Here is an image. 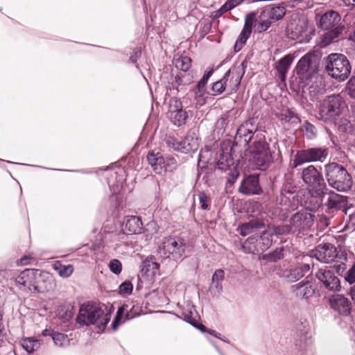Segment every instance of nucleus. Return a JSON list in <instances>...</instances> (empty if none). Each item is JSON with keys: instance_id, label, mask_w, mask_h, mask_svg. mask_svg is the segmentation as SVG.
Wrapping results in <instances>:
<instances>
[{"instance_id": "b1692460", "label": "nucleus", "mask_w": 355, "mask_h": 355, "mask_svg": "<svg viewBox=\"0 0 355 355\" xmlns=\"http://www.w3.org/2000/svg\"><path fill=\"white\" fill-rule=\"evenodd\" d=\"M261 12L263 17H268L272 21H276L283 18L286 14V9L282 5L270 4L265 6Z\"/></svg>"}, {"instance_id": "79ce46f5", "label": "nucleus", "mask_w": 355, "mask_h": 355, "mask_svg": "<svg viewBox=\"0 0 355 355\" xmlns=\"http://www.w3.org/2000/svg\"><path fill=\"white\" fill-rule=\"evenodd\" d=\"M191 81V78L189 76H187L184 73H180L175 77V82L173 83L174 87L178 89V87L181 85H186Z\"/></svg>"}, {"instance_id": "49530a36", "label": "nucleus", "mask_w": 355, "mask_h": 355, "mask_svg": "<svg viewBox=\"0 0 355 355\" xmlns=\"http://www.w3.org/2000/svg\"><path fill=\"white\" fill-rule=\"evenodd\" d=\"M226 84L227 83L223 78L221 80L214 83L212 85V90L214 92V94L217 95L223 93L227 88Z\"/></svg>"}, {"instance_id": "774afa93", "label": "nucleus", "mask_w": 355, "mask_h": 355, "mask_svg": "<svg viewBox=\"0 0 355 355\" xmlns=\"http://www.w3.org/2000/svg\"><path fill=\"white\" fill-rule=\"evenodd\" d=\"M133 317H134V315H133L130 314V313H127V315H126L127 320L131 319V318H132Z\"/></svg>"}, {"instance_id": "c85d7f7f", "label": "nucleus", "mask_w": 355, "mask_h": 355, "mask_svg": "<svg viewBox=\"0 0 355 355\" xmlns=\"http://www.w3.org/2000/svg\"><path fill=\"white\" fill-rule=\"evenodd\" d=\"M277 275L290 282H294L303 277L301 270L296 266L286 269H279Z\"/></svg>"}, {"instance_id": "c9c22d12", "label": "nucleus", "mask_w": 355, "mask_h": 355, "mask_svg": "<svg viewBox=\"0 0 355 355\" xmlns=\"http://www.w3.org/2000/svg\"><path fill=\"white\" fill-rule=\"evenodd\" d=\"M272 21L268 17H263L261 12L259 17V21L254 25L255 30L259 33L266 31L270 27Z\"/></svg>"}, {"instance_id": "8fccbe9b", "label": "nucleus", "mask_w": 355, "mask_h": 355, "mask_svg": "<svg viewBox=\"0 0 355 355\" xmlns=\"http://www.w3.org/2000/svg\"><path fill=\"white\" fill-rule=\"evenodd\" d=\"M345 279L350 284L355 283V264H354L346 272Z\"/></svg>"}, {"instance_id": "39448f33", "label": "nucleus", "mask_w": 355, "mask_h": 355, "mask_svg": "<svg viewBox=\"0 0 355 355\" xmlns=\"http://www.w3.org/2000/svg\"><path fill=\"white\" fill-rule=\"evenodd\" d=\"M319 60L314 53H308L297 62L295 70L302 87L309 85L313 79H318Z\"/></svg>"}, {"instance_id": "2eb2a0df", "label": "nucleus", "mask_w": 355, "mask_h": 355, "mask_svg": "<svg viewBox=\"0 0 355 355\" xmlns=\"http://www.w3.org/2000/svg\"><path fill=\"white\" fill-rule=\"evenodd\" d=\"M313 217L306 211L295 213L290 219L293 233H301L309 230L313 224Z\"/></svg>"}, {"instance_id": "393cba45", "label": "nucleus", "mask_w": 355, "mask_h": 355, "mask_svg": "<svg viewBox=\"0 0 355 355\" xmlns=\"http://www.w3.org/2000/svg\"><path fill=\"white\" fill-rule=\"evenodd\" d=\"M143 223L139 217L136 216H128L124 220V231L128 234H140Z\"/></svg>"}, {"instance_id": "f03ea898", "label": "nucleus", "mask_w": 355, "mask_h": 355, "mask_svg": "<svg viewBox=\"0 0 355 355\" xmlns=\"http://www.w3.org/2000/svg\"><path fill=\"white\" fill-rule=\"evenodd\" d=\"M325 179L329 187L340 192L349 191L353 184L352 178L347 169L337 162L324 165Z\"/></svg>"}, {"instance_id": "0e129e2a", "label": "nucleus", "mask_w": 355, "mask_h": 355, "mask_svg": "<svg viewBox=\"0 0 355 355\" xmlns=\"http://www.w3.org/2000/svg\"><path fill=\"white\" fill-rule=\"evenodd\" d=\"M350 294L352 300L355 301V285L351 288Z\"/></svg>"}, {"instance_id": "69168bd1", "label": "nucleus", "mask_w": 355, "mask_h": 355, "mask_svg": "<svg viewBox=\"0 0 355 355\" xmlns=\"http://www.w3.org/2000/svg\"><path fill=\"white\" fill-rule=\"evenodd\" d=\"M208 332L216 338H219L220 334L217 333L214 330H209Z\"/></svg>"}, {"instance_id": "de8ad7c7", "label": "nucleus", "mask_w": 355, "mask_h": 355, "mask_svg": "<svg viewBox=\"0 0 355 355\" xmlns=\"http://www.w3.org/2000/svg\"><path fill=\"white\" fill-rule=\"evenodd\" d=\"M110 270L114 274L119 275L122 270V264L118 259H112L109 263Z\"/></svg>"}, {"instance_id": "4d7b16f0", "label": "nucleus", "mask_w": 355, "mask_h": 355, "mask_svg": "<svg viewBox=\"0 0 355 355\" xmlns=\"http://www.w3.org/2000/svg\"><path fill=\"white\" fill-rule=\"evenodd\" d=\"M124 310H125L124 306H121L119 309V310L117 311L116 317L114 321L112 322V327L114 329H116L118 323L120 322V320H121V315L123 313Z\"/></svg>"}, {"instance_id": "2f4dec72", "label": "nucleus", "mask_w": 355, "mask_h": 355, "mask_svg": "<svg viewBox=\"0 0 355 355\" xmlns=\"http://www.w3.org/2000/svg\"><path fill=\"white\" fill-rule=\"evenodd\" d=\"M267 230L270 232L271 237L273 235L275 236H283L287 235L290 233H293V230L291 224H284L282 225H268Z\"/></svg>"}, {"instance_id": "5701e85b", "label": "nucleus", "mask_w": 355, "mask_h": 355, "mask_svg": "<svg viewBox=\"0 0 355 355\" xmlns=\"http://www.w3.org/2000/svg\"><path fill=\"white\" fill-rule=\"evenodd\" d=\"M291 291L297 297L309 299L315 293V288L309 281H302L291 286Z\"/></svg>"}, {"instance_id": "338daca9", "label": "nucleus", "mask_w": 355, "mask_h": 355, "mask_svg": "<svg viewBox=\"0 0 355 355\" xmlns=\"http://www.w3.org/2000/svg\"><path fill=\"white\" fill-rule=\"evenodd\" d=\"M42 335L43 336H51L52 335V333H51V331L50 330H48V329H45L42 331Z\"/></svg>"}, {"instance_id": "ddd939ff", "label": "nucleus", "mask_w": 355, "mask_h": 355, "mask_svg": "<svg viewBox=\"0 0 355 355\" xmlns=\"http://www.w3.org/2000/svg\"><path fill=\"white\" fill-rule=\"evenodd\" d=\"M147 159L155 172L157 174L172 171L176 167V160L173 157H165L159 153H148Z\"/></svg>"}, {"instance_id": "052dcab7", "label": "nucleus", "mask_w": 355, "mask_h": 355, "mask_svg": "<svg viewBox=\"0 0 355 355\" xmlns=\"http://www.w3.org/2000/svg\"><path fill=\"white\" fill-rule=\"evenodd\" d=\"M33 259L32 258H29L27 256H24L22 258L20 259V263L21 265H27L31 263L30 260Z\"/></svg>"}, {"instance_id": "09e8293b", "label": "nucleus", "mask_w": 355, "mask_h": 355, "mask_svg": "<svg viewBox=\"0 0 355 355\" xmlns=\"http://www.w3.org/2000/svg\"><path fill=\"white\" fill-rule=\"evenodd\" d=\"M132 284L130 282H125L119 286V293L121 295H130L132 291Z\"/></svg>"}, {"instance_id": "f257e3e1", "label": "nucleus", "mask_w": 355, "mask_h": 355, "mask_svg": "<svg viewBox=\"0 0 355 355\" xmlns=\"http://www.w3.org/2000/svg\"><path fill=\"white\" fill-rule=\"evenodd\" d=\"M235 141L236 143H243L245 146L252 142L254 150L251 162L257 168L264 169L271 162L272 157L264 135L257 130V126L252 120L245 121L237 129Z\"/></svg>"}, {"instance_id": "13d9d810", "label": "nucleus", "mask_w": 355, "mask_h": 355, "mask_svg": "<svg viewBox=\"0 0 355 355\" xmlns=\"http://www.w3.org/2000/svg\"><path fill=\"white\" fill-rule=\"evenodd\" d=\"M140 55H141V51L139 49H135V50H134L132 55L130 56V60L132 63H136L137 59L140 57Z\"/></svg>"}, {"instance_id": "4c0bfd02", "label": "nucleus", "mask_w": 355, "mask_h": 355, "mask_svg": "<svg viewBox=\"0 0 355 355\" xmlns=\"http://www.w3.org/2000/svg\"><path fill=\"white\" fill-rule=\"evenodd\" d=\"M284 248L283 247L276 248L274 251L263 255V259L268 261H277L284 257Z\"/></svg>"}, {"instance_id": "f8f14e48", "label": "nucleus", "mask_w": 355, "mask_h": 355, "mask_svg": "<svg viewBox=\"0 0 355 355\" xmlns=\"http://www.w3.org/2000/svg\"><path fill=\"white\" fill-rule=\"evenodd\" d=\"M328 155V150L326 148H310L298 150L293 160V168H296L304 163L321 162L322 163Z\"/></svg>"}, {"instance_id": "c756f323", "label": "nucleus", "mask_w": 355, "mask_h": 355, "mask_svg": "<svg viewBox=\"0 0 355 355\" xmlns=\"http://www.w3.org/2000/svg\"><path fill=\"white\" fill-rule=\"evenodd\" d=\"M329 196L327 201L326 202L327 206L329 209H339L342 207L345 200L344 197L336 193L331 190L328 189V192L325 193V195Z\"/></svg>"}, {"instance_id": "cd10ccee", "label": "nucleus", "mask_w": 355, "mask_h": 355, "mask_svg": "<svg viewBox=\"0 0 355 355\" xmlns=\"http://www.w3.org/2000/svg\"><path fill=\"white\" fill-rule=\"evenodd\" d=\"M180 146L178 151L183 153H189L195 152L198 148V140L194 135H188L184 139L180 141Z\"/></svg>"}, {"instance_id": "bb28decb", "label": "nucleus", "mask_w": 355, "mask_h": 355, "mask_svg": "<svg viewBox=\"0 0 355 355\" xmlns=\"http://www.w3.org/2000/svg\"><path fill=\"white\" fill-rule=\"evenodd\" d=\"M159 264L154 257H147L141 265V272L146 277H153L158 274Z\"/></svg>"}, {"instance_id": "412c9836", "label": "nucleus", "mask_w": 355, "mask_h": 355, "mask_svg": "<svg viewBox=\"0 0 355 355\" xmlns=\"http://www.w3.org/2000/svg\"><path fill=\"white\" fill-rule=\"evenodd\" d=\"M239 191L246 195L259 194L261 189L259 183L258 176L253 175L245 178Z\"/></svg>"}, {"instance_id": "6ab92c4d", "label": "nucleus", "mask_w": 355, "mask_h": 355, "mask_svg": "<svg viewBox=\"0 0 355 355\" xmlns=\"http://www.w3.org/2000/svg\"><path fill=\"white\" fill-rule=\"evenodd\" d=\"M313 256L322 263H331L339 256V252L332 244L319 245L313 252Z\"/></svg>"}, {"instance_id": "e2e57ef3", "label": "nucleus", "mask_w": 355, "mask_h": 355, "mask_svg": "<svg viewBox=\"0 0 355 355\" xmlns=\"http://www.w3.org/2000/svg\"><path fill=\"white\" fill-rule=\"evenodd\" d=\"M343 3L347 6H355V0H342Z\"/></svg>"}, {"instance_id": "9d476101", "label": "nucleus", "mask_w": 355, "mask_h": 355, "mask_svg": "<svg viewBox=\"0 0 355 355\" xmlns=\"http://www.w3.org/2000/svg\"><path fill=\"white\" fill-rule=\"evenodd\" d=\"M186 244L183 239L177 237H166L159 247L158 253L162 258L180 259L185 253Z\"/></svg>"}, {"instance_id": "423d86ee", "label": "nucleus", "mask_w": 355, "mask_h": 355, "mask_svg": "<svg viewBox=\"0 0 355 355\" xmlns=\"http://www.w3.org/2000/svg\"><path fill=\"white\" fill-rule=\"evenodd\" d=\"M110 316L94 304H83L79 310L77 322L80 324H96L99 328L104 327L110 321Z\"/></svg>"}, {"instance_id": "bf43d9fd", "label": "nucleus", "mask_w": 355, "mask_h": 355, "mask_svg": "<svg viewBox=\"0 0 355 355\" xmlns=\"http://www.w3.org/2000/svg\"><path fill=\"white\" fill-rule=\"evenodd\" d=\"M296 267L301 270V272L303 274V277L310 270V266H309V264H308V263H304L302 265H299V266H297Z\"/></svg>"}, {"instance_id": "f3484780", "label": "nucleus", "mask_w": 355, "mask_h": 355, "mask_svg": "<svg viewBox=\"0 0 355 355\" xmlns=\"http://www.w3.org/2000/svg\"><path fill=\"white\" fill-rule=\"evenodd\" d=\"M245 73L244 62L240 65L231 67L223 76L227 83V89L230 92H236L240 85L241 80Z\"/></svg>"}, {"instance_id": "58836bf2", "label": "nucleus", "mask_w": 355, "mask_h": 355, "mask_svg": "<svg viewBox=\"0 0 355 355\" xmlns=\"http://www.w3.org/2000/svg\"><path fill=\"white\" fill-rule=\"evenodd\" d=\"M334 123L337 125L340 132L348 133L353 130V125L347 119L343 117L340 119H338Z\"/></svg>"}, {"instance_id": "1a4fd4ad", "label": "nucleus", "mask_w": 355, "mask_h": 355, "mask_svg": "<svg viewBox=\"0 0 355 355\" xmlns=\"http://www.w3.org/2000/svg\"><path fill=\"white\" fill-rule=\"evenodd\" d=\"M272 243L270 232L266 230L260 235L254 234L248 237L243 243L242 248L247 254H258L268 250Z\"/></svg>"}, {"instance_id": "9b49d317", "label": "nucleus", "mask_w": 355, "mask_h": 355, "mask_svg": "<svg viewBox=\"0 0 355 355\" xmlns=\"http://www.w3.org/2000/svg\"><path fill=\"white\" fill-rule=\"evenodd\" d=\"M232 149L233 148L230 143H223L221 146L219 158L216 162V168L218 169L223 171L230 170L229 175L231 176V178L228 180L230 183H234L239 174L234 166Z\"/></svg>"}, {"instance_id": "ea45409f", "label": "nucleus", "mask_w": 355, "mask_h": 355, "mask_svg": "<svg viewBox=\"0 0 355 355\" xmlns=\"http://www.w3.org/2000/svg\"><path fill=\"white\" fill-rule=\"evenodd\" d=\"M51 338L55 345L58 347H64L68 345L69 343V340L67 336L62 333L53 332Z\"/></svg>"}, {"instance_id": "5fc2aeb1", "label": "nucleus", "mask_w": 355, "mask_h": 355, "mask_svg": "<svg viewBox=\"0 0 355 355\" xmlns=\"http://www.w3.org/2000/svg\"><path fill=\"white\" fill-rule=\"evenodd\" d=\"M347 89L349 95L355 98V76L352 77L347 83Z\"/></svg>"}, {"instance_id": "72a5a7b5", "label": "nucleus", "mask_w": 355, "mask_h": 355, "mask_svg": "<svg viewBox=\"0 0 355 355\" xmlns=\"http://www.w3.org/2000/svg\"><path fill=\"white\" fill-rule=\"evenodd\" d=\"M40 341L33 338H26L21 340V347L28 352L32 353L40 347Z\"/></svg>"}, {"instance_id": "0eeeda50", "label": "nucleus", "mask_w": 355, "mask_h": 355, "mask_svg": "<svg viewBox=\"0 0 355 355\" xmlns=\"http://www.w3.org/2000/svg\"><path fill=\"white\" fill-rule=\"evenodd\" d=\"M326 70L332 78L343 81L351 72L350 63L345 55L341 53H331L326 58Z\"/></svg>"}, {"instance_id": "3c124183", "label": "nucleus", "mask_w": 355, "mask_h": 355, "mask_svg": "<svg viewBox=\"0 0 355 355\" xmlns=\"http://www.w3.org/2000/svg\"><path fill=\"white\" fill-rule=\"evenodd\" d=\"M236 4L237 3L236 2L235 0L228 1L220 7L218 12H220V14L227 12L234 8L236 6Z\"/></svg>"}, {"instance_id": "a19ab883", "label": "nucleus", "mask_w": 355, "mask_h": 355, "mask_svg": "<svg viewBox=\"0 0 355 355\" xmlns=\"http://www.w3.org/2000/svg\"><path fill=\"white\" fill-rule=\"evenodd\" d=\"M214 72L213 69H210L207 71L205 73L202 78L200 79V80L198 82L197 85V89L198 92H196L197 95L202 96L205 92V87L210 78V76L212 75Z\"/></svg>"}, {"instance_id": "20e7f679", "label": "nucleus", "mask_w": 355, "mask_h": 355, "mask_svg": "<svg viewBox=\"0 0 355 355\" xmlns=\"http://www.w3.org/2000/svg\"><path fill=\"white\" fill-rule=\"evenodd\" d=\"M301 178L313 196L323 198L328 192L322 173L313 165H309L302 169Z\"/></svg>"}, {"instance_id": "4468645a", "label": "nucleus", "mask_w": 355, "mask_h": 355, "mask_svg": "<svg viewBox=\"0 0 355 355\" xmlns=\"http://www.w3.org/2000/svg\"><path fill=\"white\" fill-rule=\"evenodd\" d=\"M288 36L292 40L302 38L301 40L308 38V20L306 17L293 19L286 28Z\"/></svg>"}, {"instance_id": "aec40b11", "label": "nucleus", "mask_w": 355, "mask_h": 355, "mask_svg": "<svg viewBox=\"0 0 355 355\" xmlns=\"http://www.w3.org/2000/svg\"><path fill=\"white\" fill-rule=\"evenodd\" d=\"M315 277L329 291H338L341 288L339 278L333 271L327 270L326 267L320 268L316 272Z\"/></svg>"}, {"instance_id": "6e6d98bb", "label": "nucleus", "mask_w": 355, "mask_h": 355, "mask_svg": "<svg viewBox=\"0 0 355 355\" xmlns=\"http://www.w3.org/2000/svg\"><path fill=\"white\" fill-rule=\"evenodd\" d=\"M139 234V239L140 240H144V244H147L148 241H150L153 239V233H150L148 230H146L142 234Z\"/></svg>"}, {"instance_id": "4be33fe9", "label": "nucleus", "mask_w": 355, "mask_h": 355, "mask_svg": "<svg viewBox=\"0 0 355 355\" xmlns=\"http://www.w3.org/2000/svg\"><path fill=\"white\" fill-rule=\"evenodd\" d=\"M331 307L343 315H348L351 311V302L342 295H334L329 299Z\"/></svg>"}, {"instance_id": "c03bdc74", "label": "nucleus", "mask_w": 355, "mask_h": 355, "mask_svg": "<svg viewBox=\"0 0 355 355\" xmlns=\"http://www.w3.org/2000/svg\"><path fill=\"white\" fill-rule=\"evenodd\" d=\"M199 203L200 208L203 210L209 209L211 205V198L205 192H199L198 193Z\"/></svg>"}, {"instance_id": "864d4df0", "label": "nucleus", "mask_w": 355, "mask_h": 355, "mask_svg": "<svg viewBox=\"0 0 355 355\" xmlns=\"http://www.w3.org/2000/svg\"><path fill=\"white\" fill-rule=\"evenodd\" d=\"M166 142L168 147L178 151V148L180 146V141H178L174 137H168L166 139Z\"/></svg>"}, {"instance_id": "603ef678", "label": "nucleus", "mask_w": 355, "mask_h": 355, "mask_svg": "<svg viewBox=\"0 0 355 355\" xmlns=\"http://www.w3.org/2000/svg\"><path fill=\"white\" fill-rule=\"evenodd\" d=\"M184 320L190 323L191 325H193V327H197L198 329H200L202 332H205L206 331V327L204 326L203 324H197V321L195 320V319H192L190 315H189L188 314H185L184 315Z\"/></svg>"}, {"instance_id": "a18cd8bd", "label": "nucleus", "mask_w": 355, "mask_h": 355, "mask_svg": "<svg viewBox=\"0 0 355 355\" xmlns=\"http://www.w3.org/2000/svg\"><path fill=\"white\" fill-rule=\"evenodd\" d=\"M224 271L221 269H219L216 270L212 276L213 284H215V287L218 290H221L222 288L220 282L224 278Z\"/></svg>"}, {"instance_id": "473e14b6", "label": "nucleus", "mask_w": 355, "mask_h": 355, "mask_svg": "<svg viewBox=\"0 0 355 355\" xmlns=\"http://www.w3.org/2000/svg\"><path fill=\"white\" fill-rule=\"evenodd\" d=\"M53 268L60 277L64 278L70 277L74 270L71 264L64 265L59 261H56L53 263Z\"/></svg>"}, {"instance_id": "680f3d73", "label": "nucleus", "mask_w": 355, "mask_h": 355, "mask_svg": "<svg viewBox=\"0 0 355 355\" xmlns=\"http://www.w3.org/2000/svg\"><path fill=\"white\" fill-rule=\"evenodd\" d=\"M243 44H241V43L236 41L235 44H234V51L236 52H238L243 48Z\"/></svg>"}, {"instance_id": "7ed1b4c3", "label": "nucleus", "mask_w": 355, "mask_h": 355, "mask_svg": "<svg viewBox=\"0 0 355 355\" xmlns=\"http://www.w3.org/2000/svg\"><path fill=\"white\" fill-rule=\"evenodd\" d=\"M347 108V104L340 95L328 96L320 103L319 118L324 122L336 123Z\"/></svg>"}, {"instance_id": "dca6fc26", "label": "nucleus", "mask_w": 355, "mask_h": 355, "mask_svg": "<svg viewBox=\"0 0 355 355\" xmlns=\"http://www.w3.org/2000/svg\"><path fill=\"white\" fill-rule=\"evenodd\" d=\"M168 117L176 126L179 127L185 123L188 115L187 112L182 109L180 100L175 98L170 100Z\"/></svg>"}, {"instance_id": "37998d69", "label": "nucleus", "mask_w": 355, "mask_h": 355, "mask_svg": "<svg viewBox=\"0 0 355 355\" xmlns=\"http://www.w3.org/2000/svg\"><path fill=\"white\" fill-rule=\"evenodd\" d=\"M302 130L304 132L306 137L309 139L316 137L317 130L315 127L307 121L302 125Z\"/></svg>"}, {"instance_id": "6e6552de", "label": "nucleus", "mask_w": 355, "mask_h": 355, "mask_svg": "<svg viewBox=\"0 0 355 355\" xmlns=\"http://www.w3.org/2000/svg\"><path fill=\"white\" fill-rule=\"evenodd\" d=\"M340 21V15L334 10L328 11L320 17L319 26L328 31L325 34V38L329 42L334 41L342 33L344 26L341 24Z\"/></svg>"}, {"instance_id": "f704fd0d", "label": "nucleus", "mask_w": 355, "mask_h": 355, "mask_svg": "<svg viewBox=\"0 0 355 355\" xmlns=\"http://www.w3.org/2000/svg\"><path fill=\"white\" fill-rule=\"evenodd\" d=\"M252 20L246 19L244 27L236 42L244 46L252 32Z\"/></svg>"}, {"instance_id": "7c9ffc66", "label": "nucleus", "mask_w": 355, "mask_h": 355, "mask_svg": "<svg viewBox=\"0 0 355 355\" xmlns=\"http://www.w3.org/2000/svg\"><path fill=\"white\" fill-rule=\"evenodd\" d=\"M291 63L292 58L289 55L284 56L279 61L276 68L282 81L285 80L287 71Z\"/></svg>"}, {"instance_id": "a878e982", "label": "nucleus", "mask_w": 355, "mask_h": 355, "mask_svg": "<svg viewBox=\"0 0 355 355\" xmlns=\"http://www.w3.org/2000/svg\"><path fill=\"white\" fill-rule=\"evenodd\" d=\"M264 225V222L262 219L255 218L241 225L239 227L238 231L241 236H245L252 233L254 231L262 228Z\"/></svg>"}, {"instance_id": "a211bd4d", "label": "nucleus", "mask_w": 355, "mask_h": 355, "mask_svg": "<svg viewBox=\"0 0 355 355\" xmlns=\"http://www.w3.org/2000/svg\"><path fill=\"white\" fill-rule=\"evenodd\" d=\"M37 273V270L26 269L16 277L15 282L20 286V288L31 292L37 291L38 286L36 284Z\"/></svg>"}, {"instance_id": "e433bc0d", "label": "nucleus", "mask_w": 355, "mask_h": 355, "mask_svg": "<svg viewBox=\"0 0 355 355\" xmlns=\"http://www.w3.org/2000/svg\"><path fill=\"white\" fill-rule=\"evenodd\" d=\"M175 64L178 69L185 73L191 66V59L188 56L182 55L175 60Z\"/></svg>"}]
</instances>
